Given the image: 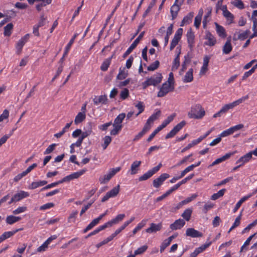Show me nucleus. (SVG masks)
<instances>
[{
    "label": "nucleus",
    "instance_id": "15",
    "mask_svg": "<svg viewBox=\"0 0 257 257\" xmlns=\"http://www.w3.org/2000/svg\"><path fill=\"white\" fill-rule=\"evenodd\" d=\"M162 225L161 223L156 224L152 223L150 226L146 229V232L149 233H155L161 229Z\"/></svg>",
    "mask_w": 257,
    "mask_h": 257
},
{
    "label": "nucleus",
    "instance_id": "63",
    "mask_svg": "<svg viewBox=\"0 0 257 257\" xmlns=\"http://www.w3.org/2000/svg\"><path fill=\"white\" fill-rule=\"evenodd\" d=\"M186 123V121L183 120L174 126V128L178 133L185 125Z\"/></svg>",
    "mask_w": 257,
    "mask_h": 257
},
{
    "label": "nucleus",
    "instance_id": "37",
    "mask_svg": "<svg viewBox=\"0 0 257 257\" xmlns=\"http://www.w3.org/2000/svg\"><path fill=\"white\" fill-rule=\"evenodd\" d=\"M78 34H75L73 37L70 40L68 44L67 45L65 48V52L64 53V56H65L67 55L68 52L69 51V50L72 46V45L73 44L75 39L77 36Z\"/></svg>",
    "mask_w": 257,
    "mask_h": 257
},
{
    "label": "nucleus",
    "instance_id": "7",
    "mask_svg": "<svg viewBox=\"0 0 257 257\" xmlns=\"http://www.w3.org/2000/svg\"><path fill=\"white\" fill-rule=\"evenodd\" d=\"M162 167V164H159L157 166L153 168L152 169L149 170L146 173L144 174L142 176L140 177L139 181H144L152 177L154 174L157 172Z\"/></svg>",
    "mask_w": 257,
    "mask_h": 257
},
{
    "label": "nucleus",
    "instance_id": "18",
    "mask_svg": "<svg viewBox=\"0 0 257 257\" xmlns=\"http://www.w3.org/2000/svg\"><path fill=\"white\" fill-rule=\"evenodd\" d=\"M195 36L191 30L187 33V38L188 46L192 50L194 47Z\"/></svg>",
    "mask_w": 257,
    "mask_h": 257
},
{
    "label": "nucleus",
    "instance_id": "5",
    "mask_svg": "<svg viewBox=\"0 0 257 257\" xmlns=\"http://www.w3.org/2000/svg\"><path fill=\"white\" fill-rule=\"evenodd\" d=\"M120 170L121 168L120 167L110 169L106 174L99 178V182L102 184L107 183Z\"/></svg>",
    "mask_w": 257,
    "mask_h": 257
},
{
    "label": "nucleus",
    "instance_id": "29",
    "mask_svg": "<svg viewBox=\"0 0 257 257\" xmlns=\"http://www.w3.org/2000/svg\"><path fill=\"white\" fill-rule=\"evenodd\" d=\"M201 141H201V138H198L197 139L193 140L191 143L188 144V145L186 147L184 148L181 150V153H184V152H186V151H187L188 150L190 149V148H191L194 146L199 144Z\"/></svg>",
    "mask_w": 257,
    "mask_h": 257
},
{
    "label": "nucleus",
    "instance_id": "6",
    "mask_svg": "<svg viewBox=\"0 0 257 257\" xmlns=\"http://www.w3.org/2000/svg\"><path fill=\"white\" fill-rule=\"evenodd\" d=\"M174 87L173 85L169 84V83H164L160 89L158 93L157 96L162 97L166 95L170 91H173Z\"/></svg>",
    "mask_w": 257,
    "mask_h": 257
},
{
    "label": "nucleus",
    "instance_id": "43",
    "mask_svg": "<svg viewBox=\"0 0 257 257\" xmlns=\"http://www.w3.org/2000/svg\"><path fill=\"white\" fill-rule=\"evenodd\" d=\"M147 223V220H142L137 226L134 229L133 231V235L135 234L138 231L141 230L143 227H144Z\"/></svg>",
    "mask_w": 257,
    "mask_h": 257
},
{
    "label": "nucleus",
    "instance_id": "52",
    "mask_svg": "<svg viewBox=\"0 0 257 257\" xmlns=\"http://www.w3.org/2000/svg\"><path fill=\"white\" fill-rule=\"evenodd\" d=\"M148 245H144L139 248H138L137 250H136L134 252L135 256L137 255H140L143 253L144 252L146 251L148 249Z\"/></svg>",
    "mask_w": 257,
    "mask_h": 257
},
{
    "label": "nucleus",
    "instance_id": "58",
    "mask_svg": "<svg viewBox=\"0 0 257 257\" xmlns=\"http://www.w3.org/2000/svg\"><path fill=\"white\" fill-rule=\"evenodd\" d=\"M155 4V0H153L149 4L148 8L147 9V10L145 11V12H144L143 15V17L144 18H145L147 15L150 12L151 9H152V8L154 6Z\"/></svg>",
    "mask_w": 257,
    "mask_h": 257
},
{
    "label": "nucleus",
    "instance_id": "57",
    "mask_svg": "<svg viewBox=\"0 0 257 257\" xmlns=\"http://www.w3.org/2000/svg\"><path fill=\"white\" fill-rule=\"evenodd\" d=\"M103 144L102 145V146L104 150L106 149L107 146L109 145V144L111 142V138L109 136H105L103 139Z\"/></svg>",
    "mask_w": 257,
    "mask_h": 257
},
{
    "label": "nucleus",
    "instance_id": "2",
    "mask_svg": "<svg viewBox=\"0 0 257 257\" xmlns=\"http://www.w3.org/2000/svg\"><path fill=\"white\" fill-rule=\"evenodd\" d=\"M162 79V76L161 73H157L150 78H147L142 83L143 88L145 89L150 85L156 86L161 82Z\"/></svg>",
    "mask_w": 257,
    "mask_h": 257
},
{
    "label": "nucleus",
    "instance_id": "14",
    "mask_svg": "<svg viewBox=\"0 0 257 257\" xmlns=\"http://www.w3.org/2000/svg\"><path fill=\"white\" fill-rule=\"evenodd\" d=\"M186 235L193 238L202 237L203 234L201 232L195 230L193 228H189L186 229Z\"/></svg>",
    "mask_w": 257,
    "mask_h": 257
},
{
    "label": "nucleus",
    "instance_id": "62",
    "mask_svg": "<svg viewBox=\"0 0 257 257\" xmlns=\"http://www.w3.org/2000/svg\"><path fill=\"white\" fill-rule=\"evenodd\" d=\"M13 131H11L9 134L6 135L4 136H3L1 139H0V147L5 143L7 140L13 135Z\"/></svg>",
    "mask_w": 257,
    "mask_h": 257
},
{
    "label": "nucleus",
    "instance_id": "34",
    "mask_svg": "<svg viewBox=\"0 0 257 257\" xmlns=\"http://www.w3.org/2000/svg\"><path fill=\"white\" fill-rule=\"evenodd\" d=\"M22 229H23L22 228H19V229H15L14 230L11 231L5 232L2 234L3 237L4 238V240H5V239L12 236L15 233H16L17 232H18L20 230H22Z\"/></svg>",
    "mask_w": 257,
    "mask_h": 257
},
{
    "label": "nucleus",
    "instance_id": "59",
    "mask_svg": "<svg viewBox=\"0 0 257 257\" xmlns=\"http://www.w3.org/2000/svg\"><path fill=\"white\" fill-rule=\"evenodd\" d=\"M232 4L234 6L240 10L243 9L244 8V4L241 0H234Z\"/></svg>",
    "mask_w": 257,
    "mask_h": 257
},
{
    "label": "nucleus",
    "instance_id": "23",
    "mask_svg": "<svg viewBox=\"0 0 257 257\" xmlns=\"http://www.w3.org/2000/svg\"><path fill=\"white\" fill-rule=\"evenodd\" d=\"M252 196V194H248L247 195L244 196L242 197L236 204L235 207L233 209V213H235L237 211V210L240 207L241 205L246 200L248 199L250 197Z\"/></svg>",
    "mask_w": 257,
    "mask_h": 257
},
{
    "label": "nucleus",
    "instance_id": "31",
    "mask_svg": "<svg viewBox=\"0 0 257 257\" xmlns=\"http://www.w3.org/2000/svg\"><path fill=\"white\" fill-rule=\"evenodd\" d=\"M173 25L171 24L170 25V26L167 29L166 35L164 39V46H166L168 43L169 37L172 34V32H173Z\"/></svg>",
    "mask_w": 257,
    "mask_h": 257
},
{
    "label": "nucleus",
    "instance_id": "4",
    "mask_svg": "<svg viewBox=\"0 0 257 257\" xmlns=\"http://www.w3.org/2000/svg\"><path fill=\"white\" fill-rule=\"evenodd\" d=\"M248 95H246L245 96H242L239 99L227 104L224 105L221 109L220 110L222 113H226L229 109H232L233 107L236 106L237 105L240 104L242 103L246 100L248 99Z\"/></svg>",
    "mask_w": 257,
    "mask_h": 257
},
{
    "label": "nucleus",
    "instance_id": "50",
    "mask_svg": "<svg viewBox=\"0 0 257 257\" xmlns=\"http://www.w3.org/2000/svg\"><path fill=\"white\" fill-rule=\"evenodd\" d=\"M135 107L139 110V112L136 114V116H138L144 111L145 105L144 103L142 101H139L137 104H136L135 105Z\"/></svg>",
    "mask_w": 257,
    "mask_h": 257
},
{
    "label": "nucleus",
    "instance_id": "28",
    "mask_svg": "<svg viewBox=\"0 0 257 257\" xmlns=\"http://www.w3.org/2000/svg\"><path fill=\"white\" fill-rule=\"evenodd\" d=\"M21 219V217L14 215H9L7 217L6 221L7 224H13Z\"/></svg>",
    "mask_w": 257,
    "mask_h": 257
},
{
    "label": "nucleus",
    "instance_id": "26",
    "mask_svg": "<svg viewBox=\"0 0 257 257\" xmlns=\"http://www.w3.org/2000/svg\"><path fill=\"white\" fill-rule=\"evenodd\" d=\"M232 50L230 40L228 39L225 42L222 48V52L224 54H229Z\"/></svg>",
    "mask_w": 257,
    "mask_h": 257
},
{
    "label": "nucleus",
    "instance_id": "1",
    "mask_svg": "<svg viewBox=\"0 0 257 257\" xmlns=\"http://www.w3.org/2000/svg\"><path fill=\"white\" fill-rule=\"evenodd\" d=\"M205 114V110L199 104L192 106L190 110L188 113V116L190 118L201 119Z\"/></svg>",
    "mask_w": 257,
    "mask_h": 257
},
{
    "label": "nucleus",
    "instance_id": "56",
    "mask_svg": "<svg viewBox=\"0 0 257 257\" xmlns=\"http://www.w3.org/2000/svg\"><path fill=\"white\" fill-rule=\"evenodd\" d=\"M27 210V207L26 206H20L17 208L16 209L14 210L13 211V213L14 214L17 215L20 214L21 213L25 212Z\"/></svg>",
    "mask_w": 257,
    "mask_h": 257
},
{
    "label": "nucleus",
    "instance_id": "25",
    "mask_svg": "<svg viewBox=\"0 0 257 257\" xmlns=\"http://www.w3.org/2000/svg\"><path fill=\"white\" fill-rule=\"evenodd\" d=\"M193 70L192 68L189 69L188 72L185 75L183 81L184 83H188L191 82L193 79Z\"/></svg>",
    "mask_w": 257,
    "mask_h": 257
},
{
    "label": "nucleus",
    "instance_id": "46",
    "mask_svg": "<svg viewBox=\"0 0 257 257\" xmlns=\"http://www.w3.org/2000/svg\"><path fill=\"white\" fill-rule=\"evenodd\" d=\"M161 114V111L158 110L156 112L153 113L151 116L149 117L147 121L151 124H153V122L158 119Z\"/></svg>",
    "mask_w": 257,
    "mask_h": 257
},
{
    "label": "nucleus",
    "instance_id": "10",
    "mask_svg": "<svg viewBox=\"0 0 257 257\" xmlns=\"http://www.w3.org/2000/svg\"><path fill=\"white\" fill-rule=\"evenodd\" d=\"M170 177V175L167 173L162 174L159 177L154 180L153 185L155 188H159L166 180Z\"/></svg>",
    "mask_w": 257,
    "mask_h": 257
},
{
    "label": "nucleus",
    "instance_id": "11",
    "mask_svg": "<svg viewBox=\"0 0 257 257\" xmlns=\"http://www.w3.org/2000/svg\"><path fill=\"white\" fill-rule=\"evenodd\" d=\"M124 217V214H119L117 215L114 218L112 219L104 224V225H106V228L112 226L113 225L118 224L119 222L121 221Z\"/></svg>",
    "mask_w": 257,
    "mask_h": 257
},
{
    "label": "nucleus",
    "instance_id": "39",
    "mask_svg": "<svg viewBox=\"0 0 257 257\" xmlns=\"http://www.w3.org/2000/svg\"><path fill=\"white\" fill-rule=\"evenodd\" d=\"M112 125H113V128L110 131V134L111 135L115 136L121 130L122 125L116 124L115 123H113Z\"/></svg>",
    "mask_w": 257,
    "mask_h": 257
},
{
    "label": "nucleus",
    "instance_id": "49",
    "mask_svg": "<svg viewBox=\"0 0 257 257\" xmlns=\"http://www.w3.org/2000/svg\"><path fill=\"white\" fill-rule=\"evenodd\" d=\"M105 228H106V225H104V224L99 226L98 227L96 228L93 231L89 233L86 237H90L93 235H95V234L98 233V232H99L100 231H101Z\"/></svg>",
    "mask_w": 257,
    "mask_h": 257
},
{
    "label": "nucleus",
    "instance_id": "13",
    "mask_svg": "<svg viewBox=\"0 0 257 257\" xmlns=\"http://www.w3.org/2000/svg\"><path fill=\"white\" fill-rule=\"evenodd\" d=\"M252 154L250 152L247 153L244 156L240 157L236 162L239 164V166H242L245 163L248 162L252 158Z\"/></svg>",
    "mask_w": 257,
    "mask_h": 257
},
{
    "label": "nucleus",
    "instance_id": "60",
    "mask_svg": "<svg viewBox=\"0 0 257 257\" xmlns=\"http://www.w3.org/2000/svg\"><path fill=\"white\" fill-rule=\"evenodd\" d=\"M171 242L168 239H166L163 241L160 246V252H162L164 251L165 249L170 245Z\"/></svg>",
    "mask_w": 257,
    "mask_h": 257
},
{
    "label": "nucleus",
    "instance_id": "24",
    "mask_svg": "<svg viewBox=\"0 0 257 257\" xmlns=\"http://www.w3.org/2000/svg\"><path fill=\"white\" fill-rule=\"evenodd\" d=\"M231 155H232V154H231V153L226 154L223 156L216 159L214 162H212V163L211 164H210L209 165V167H212L213 166H215L217 164H218L222 162L223 161H224L225 160L229 158L230 157V156H231Z\"/></svg>",
    "mask_w": 257,
    "mask_h": 257
},
{
    "label": "nucleus",
    "instance_id": "41",
    "mask_svg": "<svg viewBox=\"0 0 257 257\" xmlns=\"http://www.w3.org/2000/svg\"><path fill=\"white\" fill-rule=\"evenodd\" d=\"M250 33V31L247 30L242 33H239L238 34V37L237 38H233L234 40L238 39L240 40H244L246 38H247L248 34Z\"/></svg>",
    "mask_w": 257,
    "mask_h": 257
},
{
    "label": "nucleus",
    "instance_id": "17",
    "mask_svg": "<svg viewBox=\"0 0 257 257\" xmlns=\"http://www.w3.org/2000/svg\"><path fill=\"white\" fill-rule=\"evenodd\" d=\"M183 1L180 2L179 4H177L175 3L174 4L171 8V13L172 17V19H174L177 16L178 12L180 10V7L182 4Z\"/></svg>",
    "mask_w": 257,
    "mask_h": 257
},
{
    "label": "nucleus",
    "instance_id": "40",
    "mask_svg": "<svg viewBox=\"0 0 257 257\" xmlns=\"http://www.w3.org/2000/svg\"><path fill=\"white\" fill-rule=\"evenodd\" d=\"M13 28V25L12 23L8 24L4 27V34L5 36H10L12 33V30Z\"/></svg>",
    "mask_w": 257,
    "mask_h": 257
},
{
    "label": "nucleus",
    "instance_id": "16",
    "mask_svg": "<svg viewBox=\"0 0 257 257\" xmlns=\"http://www.w3.org/2000/svg\"><path fill=\"white\" fill-rule=\"evenodd\" d=\"M185 224V221L183 219H179L176 220L173 223L171 224L170 228L174 230L181 229Z\"/></svg>",
    "mask_w": 257,
    "mask_h": 257
},
{
    "label": "nucleus",
    "instance_id": "27",
    "mask_svg": "<svg viewBox=\"0 0 257 257\" xmlns=\"http://www.w3.org/2000/svg\"><path fill=\"white\" fill-rule=\"evenodd\" d=\"M203 14V10L202 9H201L199 10L198 15L195 17L194 20V26L196 28H198L200 26Z\"/></svg>",
    "mask_w": 257,
    "mask_h": 257
},
{
    "label": "nucleus",
    "instance_id": "54",
    "mask_svg": "<svg viewBox=\"0 0 257 257\" xmlns=\"http://www.w3.org/2000/svg\"><path fill=\"white\" fill-rule=\"evenodd\" d=\"M86 172L85 170H81L79 171L74 172L70 174L71 178L72 180L74 179H77L79 178L80 176L82 175Z\"/></svg>",
    "mask_w": 257,
    "mask_h": 257
},
{
    "label": "nucleus",
    "instance_id": "3",
    "mask_svg": "<svg viewBox=\"0 0 257 257\" xmlns=\"http://www.w3.org/2000/svg\"><path fill=\"white\" fill-rule=\"evenodd\" d=\"M175 116V114H173L169 116L162 123L159 125L149 137L147 139L148 142H150L154 138L157 133L161 131L163 128L165 127L169 123H170L174 119Z\"/></svg>",
    "mask_w": 257,
    "mask_h": 257
},
{
    "label": "nucleus",
    "instance_id": "19",
    "mask_svg": "<svg viewBox=\"0 0 257 257\" xmlns=\"http://www.w3.org/2000/svg\"><path fill=\"white\" fill-rule=\"evenodd\" d=\"M29 193L28 192L25 191H20L17 193L15 194L13 196L16 202L21 201L24 198H25L29 196Z\"/></svg>",
    "mask_w": 257,
    "mask_h": 257
},
{
    "label": "nucleus",
    "instance_id": "48",
    "mask_svg": "<svg viewBox=\"0 0 257 257\" xmlns=\"http://www.w3.org/2000/svg\"><path fill=\"white\" fill-rule=\"evenodd\" d=\"M180 54H178L175 58L174 60L172 69V70H176L180 66V58H179Z\"/></svg>",
    "mask_w": 257,
    "mask_h": 257
},
{
    "label": "nucleus",
    "instance_id": "42",
    "mask_svg": "<svg viewBox=\"0 0 257 257\" xmlns=\"http://www.w3.org/2000/svg\"><path fill=\"white\" fill-rule=\"evenodd\" d=\"M120 186L117 185L116 187H114L110 191L107 192L110 197H114L116 196L119 191Z\"/></svg>",
    "mask_w": 257,
    "mask_h": 257
},
{
    "label": "nucleus",
    "instance_id": "64",
    "mask_svg": "<svg viewBox=\"0 0 257 257\" xmlns=\"http://www.w3.org/2000/svg\"><path fill=\"white\" fill-rule=\"evenodd\" d=\"M186 123V121L183 120L174 126V128L178 133L185 125Z\"/></svg>",
    "mask_w": 257,
    "mask_h": 257
},
{
    "label": "nucleus",
    "instance_id": "38",
    "mask_svg": "<svg viewBox=\"0 0 257 257\" xmlns=\"http://www.w3.org/2000/svg\"><path fill=\"white\" fill-rule=\"evenodd\" d=\"M226 191L225 189H222L216 193H214L211 197V199L213 200H215L223 196Z\"/></svg>",
    "mask_w": 257,
    "mask_h": 257
},
{
    "label": "nucleus",
    "instance_id": "51",
    "mask_svg": "<svg viewBox=\"0 0 257 257\" xmlns=\"http://www.w3.org/2000/svg\"><path fill=\"white\" fill-rule=\"evenodd\" d=\"M223 11V14L224 17L227 18L228 20L232 21L233 19V15L229 12L227 9L226 8H223L222 9Z\"/></svg>",
    "mask_w": 257,
    "mask_h": 257
},
{
    "label": "nucleus",
    "instance_id": "53",
    "mask_svg": "<svg viewBox=\"0 0 257 257\" xmlns=\"http://www.w3.org/2000/svg\"><path fill=\"white\" fill-rule=\"evenodd\" d=\"M198 196L197 194L195 193L191 195L190 197L187 198L186 199L181 201V204L185 205L195 199Z\"/></svg>",
    "mask_w": 257,
    "mask_h": 257
},
{
    "label": "nucleus",
    "instance_id": "30",
    "mask_svg": "<svg viewBox=\"0 0 257 257\" xmlns=\"http://www.w3.org/2000/svg\"><path fill=\"white\" fill-rule=\"evenodd\" d=\"M112 58V56L108 58L105 59L103 61V62L100 67V69L102 71H105L108 69V68L111 63Z\"/></svg>",
    "mask_w": 257,
    "mask_h": 257
},
{
    "label": "nucleus",
    "instance_id": "20",
    "mask_svg": "<svg viewBox=\"0 0 257 257\" xmlns=\"http://www.w3.org/2000/svg\"><path fill=\"white\" fill-rule=\"evenodd\" d=\"M141 163L142 162L140 161H135L132 164L129 171L131 175H135L138 172Z\"/></svg>",
    "mask_w": 257,
    "mask_h": 257
},
{
    "label": "nucleus",
    "instance_id": "32",
    "mask_svg": "<svg viewBox=\"0 0 257 257\" xmlns=\"http://www.w3.org/2000/svg\"><path fill=\"white\" fill-rule=\"evenodd\" d=\"M100 220L97 218H95L93 219L87 226V227L84 229L83 232L86 233L88 230L92 229L93 227H94L95 225H96L99 222Z\"/></svg>",
    "mask_w": 257,
    "mask_h": 257
},
{
    "label": "nucleus",
    "instance_id": "22",
    "mask_svg": "<svg viewBox=\"0 0 257 257\" xmlns=\"http://www.w3.org/2000/svg\"><path fill=\"white\" fill-rule=\"evenodd\" d=\"M215 25L216 26V33L218 36L221 38H225L226 37L225 29L217 23H215Z\"/></svg>",
    "mask_w": 257,
    "mask_h": 257
},
{
    "label": "nucleus",
    "instance_id": "47",
    "mask_svg": "<svg viewBox=\"0 0 257 257\" xmlns=\"http://www.w3.org/2000/svg\"><path fill=\"white\" fill-rule=\"evenodd\" d=\"M125 117V114L124 113H121L119 114L115 119L113 122V123L122 125L121 123L123 120L124 119Z\"/></svg>",
    "mask_w": 257,
    "mask_h": 257
},
{
    "label": "nucleus",
    "instance_id": "9",
    "mask_svg": "<svg viewBox=\"0 0 257 257\" xmlns=\"http://www.w3.org/2000/svg\"><path fill=\"white\" fill-rule=\"evenodd\" d=\"M29 37L30 34H27L21 38V39L17 42L16 48L18 54H20L21 52L23 46L28 42Z\"/></svg>",
    "mask_w": 257,
    "mask_h": 257
},
{
    "label": "nucleus",
    "instance_id": "61",
    "mask_svg": "<svg viewBox=\"0 0 257 257\" xmlns=\"http://www.w3.org/2000/svg\"><path fill=\"white\" fill-rule=\"evenodd\" d=\"M57 144H53L50 145L44 151V155H47L50 154L51 152H52L55 147H56Z\"/></svg>",
    "mask_w": 257,
    "mask_h": 257
},
{
    "label": "nucleus",
    "instance_id": "35",
    "mask_svg": "<svg viewBox=\"0 0 257 257\" xmlns=\"http://www.w3.org/2000/svg\"><path fill=\"white\" fill-rule=\"evenodd\" d=\"M192 213V209L189 208L184 210L182 214V217L186 221H189L190 219Z\"/></svg>",
    "mask_w": 257,
    "mask_h": 257
},
{
    "label": "nucleus",
    "instance_id": "44",
    "mask_svg": "<svg viewBox=\"0 0 257 257\" xmlns=\"http://www.w3.org/2000/svg\"><path fill=\"white\" fill-rule=\"evenodd\" d=\"M212 243V241H208L204 244H202L199 247L196 248L195 250L198 252V254L203 252L206 248L209 247Z\"/></svg>",
    "mask_w": 257,
    "mask_h": 257
},
{
    "label": "nucleus",
    "instance_id": "45",
    "mask_svg": "<svg viewBox=\"0 0 257 257\" xmlns=\"http://www.w3.org/2000/svg\"><path fill=\"white\" fill-rule=\"evenodd\" d=\"M72 123V121L69 123H67L62 130L59 133L55 134L54 136L57 138H60L67 131V130L69 129Z\"/></svg>",
    "mask_w": 257,
    "mask_h": 257
},
{
    "label": "nucleus",
    "instance_id": "36",
    "mask_svg": "<svg viewBox=\"0 0 257 257\" xmlns=\"http://www.w3.org/2000/svg\"><path fill=\"white\" fill-rule=\"evenodd\" d=\"M86 117L85 113L84 112H79L75 117L74 122L75 124H78L81 122Z\"/></svg>",
    "mask_w": 257,
    "mask_h": 257
},
{
    "label": "nucleus",
    "instance_id": "55",
    "mask_svg": "<svg viewBox=\"0 0 257 257\" xmlns=\"http://www.w3.org/2000/svg\"><path fill=\"white\" fill-rule=\"evenodd\" d=\"M159 65H160L159 61L158 60H156L154 63H153L150 65H149L147 69L148 71H154L159 67Z\"/></svg>",
    "mask_w": 257,
    "mask_h": 257
},
{
    "label": "nucleus",
    "instance_id": "33",
    "mask_svg": "<svg viewBox=\"0 0 257 257\" xmlns=\"http://www.w3.org/2000/svg\"><path fill=\"white\" fill-rule=\"evenodd\" d=\"M193 17V13H189L186 16H185L183 18V19L181 22V26H183L184 25H185L186 24H189L190 23H191Z\"/></svg>",
    "mask_w": 257,
    "mask_h": 257
},
{
    "label": "nucleus",
    "instance_id": "8",
    "mask_svg": "<svg viewBox=\"0 0 257 257\" xmlns=\"http://www.w3.org/2000/svg\"><path fill=\"white\" fill-rule=\"evenodd\" d=\"M145 34V32H142L138 36V37L133 42L129 48L127 49L124 54V57H125L129 55L133 50L137 47L139 44L140 40L143 37Z\"/></svg>",
    "mask_w": 257,
    "mask_h": 257
},
{
    "label": "nucleus",
    "instance_id": "21",
    "mask_svg": "<svg viewBox=\"0 0 257 257\" xmlns=\"http://www.w3.org/2000/svg\"><path fill=\"white\" fill-rule=\"evenodd\" d=\"M107 100V99L105 95L95 96L93 99V101L96 105L99 104H105Z\"/></svg>",
    "mask_w": 257,
    "mask_h": 257
},
{
    "label": "nucleus",
    "instance_id": "12",
    "mask_svg": "<svg viewBox=\"0 0 257 257\" xmlns=\"http://www.w3.org/2000/svg\"><path fill=\"white\" fill-rule=\"evenodd\" d=\"M205 39L206 41L204 43V44L209 46H213L216 43L215 38L209 31L205 32Z\"/></svg>",
    "mask_w": 257,
    "mask_h": 257
}]
</instances>
